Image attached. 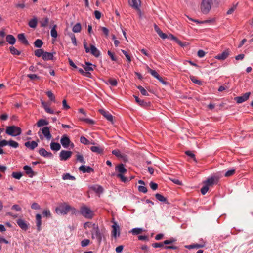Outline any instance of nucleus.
Listing matches in <instances>:
<instances>
[{"label":"nucleus","mask_w":253,"mask_h":253,"mask_svg":"<svg viewBox=\"0 0 253 253\" xmlns=\"http://www.w3.org/2000/svg\"><path fill=\"white\" fill-rule=\"evenodd\" d=\"M37 127H40V130L38 132V135L41 139L43 138L42 134L47 138V121L45 119H40L36 123Z\"/></svg>","instance_id":"obj_1"},{"label":"nucleus","mask_w":253,"mask_h":253,"mask_svg":"<svg viewBox=\"0 0 253 253\" xmlns=\"http://www.w3.org/2000/svg\"><path fill=\"white\" fill-rule=\"evenodd\" d=\"M71 209V207L66 203H60L55 209L56 213L58 215L67 214Z\"/></svg>","instance_id":"obj_2"},{"label":"nucleus","mask_w":253,"mask_h":253,"mask_svg":"<svg viewBox=\"0 0 253 253\" xmlns=\"http://www.w3.org/2000/svg\"><path fill=\"white\" fill-rule=\"evenodd\" d=\"M5 132L12 136H17L21 133V129L19 127L11 126L7 127Z\"/></svg>","instance_id":"obj_3"},{"label":"nucleus","mask_w":253,"mask_h":253,"mask_svg":"<svg viewBox=\"0 0 253 253\" xmlns=\"http://www.w3.org/2000/svg\"><path fill=\"white\" fill-rule=\"evenodd\" d=\"M91 238L95 239L98 244H100L103 237V234L101 233L98 226L95 228L93 230H90Z\"/></svg>","instance_id":"obj_4"},{"label":"nucleus","mask_w":253,"mask_h":253,"mask_svg":"<svg viewBox=\"0 0 253 253\" xmlns=\"http://www.w3.org/2000/svg\"><path fill=\"white\" fill-rule=\"evenodd\" d=\"M212 0H202L201 4V10L203 14L208 13L211 8Z\"/></svg>","instance_id":"obj_5"},{"label":"nucleus","mask_w":253,"mask_h":253,"mask_svg":"<svg viewBox=\"0 0 253 253\" xmlns=\"http://www.w3.org/2000/svg\"><path fill=\"white\" fill-rule=\"evenodd\" d=\"M84 46L86 53H90L95 57H98L100 55L99 50L93 45H90V48L87 46V43L84 42Z\"/></svg>","instance_id":"obj_6"},{"label":"nucleus","mask_w":253,"mask_h":253,"mask_svg":"<svg viewBox=\"0 0 253 253\" xmlns=\"http://www.w3.org/2000/svg\"><path fill=\"white\" fill-rule=\"evenodd\" d=\"M81 213L86 218L91 219L93 216V212L89 208L84 206L81 209Z\"/></svg>","instance_id":"obj_7"},{"label":"nucleus","mask_w":253,"mask_h":253,"mask_svg":"<svg viewBox=\"0 0 253 253\" xmlns=\"http://www.w3.org/2000/svg\"><path fill=\"white\" fill-rule=\"evenodd\" d=\"M219 178L217 176H213L209 177L206 180L203 182L204 184L207 185L208 187L212 186L218 183Z\"/></svg>","instance_id":"obj_8"},{"label":"nucleus","mask_w":253,"mask_h":253,"mask_svg":"<svg viewBox=\"0 0 253 253\" xmlns=\"http://www.w3.org/2000/svg\"><path fill=\"white\" fill-rule=\"evenodd\" d=\"M112 236L115 238H116L120 236V227L119 225L117 224L116 222H114L113 225H112Z\"/></svg>","instance_id":"obj_9"},{"label":"nucleus","mask_w":253,"mask_h":253,"mask_svg":"<svg viewBox=\"0 0 253 253\" xmlns=\"http://www.w3.org/2000/svg\"><path fill=\"white\" fill-rule=\"evenodd\" d=\"M72 154L70 151L62 150L59 154V158L61 161H66L70 158Z\"/></svg>","instance_id":"obj_10"},{"label":"nucleus","mask_w":253,"mask_h":253,"mask_svg":"<svg viewBox=\"0 0 253 253\" xmlns=\"http://www.w3.org/2000/svg\"><path fill=\"white\" fill-rule=\"evenodd\" d=\"M60 142L62 146L65 148H67L70 146V144L72 147H74L73 143H71V141L69 138L66 135L63 136L61 138Z\"/></svg>","instance_id":"obj_11"},{"label":"nucleus","mask_w":253,"mask_h":253,"mask_svg":"<svg viewBox=\"0 0 253 253\" xmlns=\"http://www.w3.org/2000/svg\"><path fill=\"white\" fill-rule=\"evenodd\" d=\"M251 95L250 92H246L243 95L238 96L235 98V100L237 103H242L247 100Z\"/></svg>","instance_id":"obj_12"},{"label":"nucleus","mask_w":253,"mask_h":253,"mask_svg":"<svg viewBox=\"0 0 253 253\" xmlns=\"http://www.w3.org/2000/svg\"><path fill=\"white\" fill-rule=\"evenodd\" d=\"M57 25H54L53 26H50V28H51L50 31V35L52 38V43H54L56 41V38L58 37V34L57 31Z\"/></svg>","instance_id":"obj_13"},{"label":"nucleus","mask_w":253,"mask_h":253,"mask_svg":"<svg viewBox=\"0 0 253 253\" xmlns=\"http://www.w3.org/2000/svg\"><path fill=\"white\" fill-rule=\"evenodd\" d=\"M230 53V50L229 49H227L225 50L222 53L219 54L215 57V58L216 59L220 60H224L226 59L228 56L229 55Z\"/></svg>","instance_id":"obj_14"},{"label":"nucleus","mask_w":253,"mask_h":253,"mask_svg":"<svg viewBox=\"0 0 253 253\" xmlns=\"http://www.w3.org/2000/svg\"><path fill=\"white\" fill-rule=\"evenodd\" d=\"M17 224L21 228L22 230L24 231H26L28 229V225L26 222L22 219H18L17 220Z\"/></svg>","instance_id":"obj_15"},{"label":"nucleus","mask_w":253,"mask_h":253,"mask_svg":"<svg viewBox=\"0 0 253 253\" xmlns=\"http://www.w3.org/2000/svg\"><path fill=\"white\" fill-rule=\"evenodd\" d=\"M129 4L135 9H139L141 5L140 0H129Z\"/></svg>","instance_id":"obj_16"},{"label":"nucleus","mask_w":253,"mask_h":253,"mask_svg":"<svg viewBox=\"0 0 253 253\" xmlns=\"http://www.w3.org/2000/svg\"><path fill=\"white\" fill-rule=\"evenodd\" d=\"M79 170L83 173H91L93 172V169L89 166L82 165L79 168Z\"/></svg>","instance_id":"obj_17"},{"label":"nucleus","mask_w":253,"mask_h":253,"mask_svg":"<svg viewBox=\"0 0 253 253\" xmlns=\"http://www.w3.org/2000/svg\"><path fill=\"white\" fill-rule=\"evenodd\" d=\"M154 26L155 31L162 39H166L167 38V35L164 33L156 24H155Z\"/></svg>","instance_id":"obj_18"},{"label":"nucleus","mask_w":253,"mask_h":253,"mask_svg":"<svg viewBox=\"0 0 253 253\" xmlns=\"http://www.w3.org/2000/svg\"><path fill=\"white\" fill-rule=\"evenodd\" d=\"M99 111L107 120L113 123V116L111 114L103 109H100Z\"/></svg>","instance_id":"obj_19"},{"label":"nucleus","mask_w":253,"mask_h":253,"mask_svg":"<svg viewBox=\"0 0 253 253\" xmlns=\"http://www.w3.org/2000/svg\"><path fill=\"white\" fill-rule=\"evenodd\" d=\"M116 171H118L119 173L122 174L126 173L127 171V169L125 168L124 165L123 164H120L116 166Z\"/></svg>","instance_id":"obj_20"},{"label":"nucleus","mask_w":253,"mask_h":253,"mask_svg":"<svg viewBox=\"0 0 253 253\" xmlns=\"http://www.w3.org/2000/svg\"><path fill=\"white\" fill-rule=\"evenodd\" d=\"M38 145L37 143L35 141H27L25 143V146L31 150L34 149Z\"/></svg>","instance_id":"obj_21"},{"label":"nucleus","mask_w":253,"mask_h":253,"mask_svg":"<svg viewBox=\"0 0 253 253\" xmlns=\"http://www.w3.org/2000/svg\"><path fill=\"white\" fill-rule=\"evenodd\" d=\"M97 226H98L97 225L91 222H86L84 225V229H89L90 230H93V229H94Z\"/></svg>","instance_id":"obj_22"},{"label":"nucleus","mask_w":253,"mask_h":253,"mask_svg":"<svg viewBox=\"0 0 253 253\" xmlns=\"http://www.w3.org/2000/svg\"><path fill=\"white\" fill-rule=\"evenodd\" d=\"M41 219H42V216H41V214H37L36 215V226L37 228V230L38 231H40L41 230Z\"/></svg>","instance_id":"obj_23"},{"label":"nucleus","mask_w":253,"mask_h":253,"mask_svg":"<svg viewBox=\"0 0 253 253\" xmlns=\"http://www.w3.org/2000/svg\"><path fill=\"white\" fill-rule=\"evenodd\" d=\"M18 40L23 44L25 45H28L29 44L28 41L25 38V36L24 34L21 33L19 34L17 36Z\"/></svg>","instance_id":"obj_24"},{"label":"nucleus","mask_w":253,"mask_h":253,"mask_svg":"<svg viewBox=\"0 0 253 253\" xmlns=\"http://www.w3.org/2000/svg\"><path fill=\"white\" fill-rule=\"evenodd\" d=\"M95 65L91 64L90 62H86L85 65L84 66V68L86 72H89L93 70V67H95Z\"/></svg>","instance_id":"obj_25"},{"label":"nucleus","mask_w":253,"mask_h":253,"mask_svg":"<svg viewBox=\"0 0 253 253\" xmlns=\"http://www.w3.org/2000/svg\"><path fill=\"white\" fill-rule=\"evenodd\" d=\"M6 42L10 44L13 45L16 42V39L12 35H7L6 37Z\"/></svg>","instance_id":"obj_26"},{"label":"nucleus","mask_w":253,"mask_h":253,"mask_svg":"<svg viewBox=\"0 0 253 253\" xmlns=\"http://www.w3.org/2000/svg\"><path fill=\"white\" fill-rule=\"evenodd\" d=\"M37 18L34 16L33 19L29 21L28 25L31 28H35L37 25Z\"/></svg>","instance_id":"obj_27"},{"label":"nucleus","mask_w":253,"mask_h":253,"mask_svg":"<svg viewBox=\"0 0 253 253\" xmlns=\"http://www.w3.org/2000/svg\"><path fill=\"white\" fill-rule=\"evenodd\" d=\"M23 169L24 170L26 174L29 175L30 177H32L33 175V171L30 166L28 165L24 166Z\"/></svg>","instance_id":"obj_28"},{"label":"nucleus","mask_w":253,"mask_h":253,"mask_svg":"<svg viewBox=\"0 0 253 253\" xmlns=\"http://www.w3.org/2000/svg\"><path fill=\"white\" fill-rule=\"evenodd\" d=\"M50 148L51 150L57 151L60 149L61 146L60 144L58 143L52 142L50 143Z\"/></svg>","instance_id":"obj_29"},{"label":"nucleus","mask_w":253,"mask_h":253,"mask_svg":"<svg viewBox=\"0 0 253 253\" xmlns=\"http://www.w3.org/2000/svg\"><path fill=\"white\" fill-rule=\"evenodd\" d=\"M144 230L142 228H134L131 230V232L133 235H138L141 233Z\"/></svg>","instance_id":"obj_30"},{"label":"nucleus","mask_w":253,"mask_h":253,"mask_svg":"<svg viewBox=\"0 0 253 253\" xmlns=\"http://www.w3.org/2000/svg\"><path fill=\"white\" fill-rule=\"evenodd\" d=\"M62 179L64 180H75L76 179L75 177L74 176L71 175L69 173L63 174L62 175Z\"/></svg>","instance_id":"obj_31"},{"label":"nucleus","mask_w":253,"mask_h":253,"mask_svg":"<svg viewBox=\"0 0 253 253\" xmlns=\"http://www.w3.org/2000/svg\"><path fill=\"white\" fill-rule=\"evenodd\" d=\"M82 29L81 25L80 23H78L76 24L72 28V31L74 33L80 32Z\"/></svg>","instance_id":"obj_32"},{"label":"nucleus","mask_w":253,"mask_h":253,"mask_svg":"<svg viewBox=\"0 0 253 253\" xmlns=\"http://www.w3.org/2000/svg\"><path fill=\"white\" fill-rule=\"evenodd\" d=\"M92 189L97 193H102L103 191V188L100 185H94L92 186Z\"/></svg>","instance_id":"obj_33"},{"label":"nucleus","mask_w":253,"mask_h":253,"mask_svg":"<svg viewBox=\"0 0 253 253\" xmlns=\"http://www.w3.org/2000/svg\"><path fill=\"white\" fill-rule=\"evenodd\" d=\"M90 150L94 153L100 154L102 152V149L99 146H92L90 147Z\"/></svg>","instance_id":"obj_34"},{"label":"nucleus","mask_w":253,"mask_h":253,"mask_svg":"<svg viewBox=\"0 0 253 253\" xmlns=\"http://www.w3.org/2000/svg\"><path fill=\"white\" fill-rule=\"evenodd\" d=\"M9 50L10 53L13 55H19L21 53L20 51H18L13 46H10L9 47Z\"/></svg>","instance_id":"obj_35"},{"label":"nucleus","mask_w":253,"mask_h":253,"mask_svg":"<svg viewBox=\"0 0 253 253\" xmlns=\"http://www.w3.org/2000/svg\"><path fill=\"white\" fill-rule=\"evenodd\" d=\"M203 247V245H200V244H192V245H186L185 247L188 249H191L193 248H202Z\"/></svg>","instance_id":"obj_36"},{"label":"nucleus","mask_w":253,"mask_h":253,"mask_svg":"<svg viewBox=\"0 0 253 253\" xmlns=\"http://www.w3.org/2000/svg\"><path fill=\"white\" fill-rule=\"evenodd\" d=\"M147 70L156 79L158 78L159 75L155 70H152L149 67H147Z\"/></svg>","instance_id":"obj_37"},{"label":"nucleus","mask_w":253,"mask_h":253,"mask_svg":"<svg viewBox=\"0 0 253 253\" xmlns=\"http://www.w3.org/2000/svg\"><path fill=\"white\" fill-rule=\"evenodd\" d=\"M34 46L37 47V48H40L42 47V45L43 44V42H42V41L40 39H37L34 43Z\"/></svg>","instance_id":"obj_38"},{"label":"nucleus","mask_w":253,"mask_h":253,"mask_svg":"<svg viewBox=\"0 0 253 253\" xmlns=\"http://www.w3.org/2000/svg\"><path fill=\"white\" fill-rule=\"evenodd\" d=\"M137 88L139 90L141 93L144 96H148L149 94L146 91V90L142 86L139 85L137 87Z\"/></svg>","instance_id":"obj_39"},{"label":"nucleus","mask_w":253,"mask_h":253,"mask_svg":"<svg viewBox=\"0 0 253 253\" xmlns=\"http://www.w3.org/2000/svg\"><path fill=\"white\" fill-rule=\"evenodd\" d=\"M12 176L17 179H20L22 176V173L21 172H13Z\"/></svg>","instance_id":"obj_40"},{"label":"nucleus","mask_w":253,"mask_h":253,"mask_svg":"<svg viewBox=\"0 0 253 253\" xmlns=\"http://www.w3.org/2000/svg\"><path fill=\"white\" fill-rule=\"evenodd\" d=\"M155 197L158 200H159L161 202H166L167 201V199L164 196H163L162 195H161V194L157 193L155 195Z\"/></svg>","instance_id":"obj_41"},{"label":"nucleus","mask_w":253,"mask_h":253,"mask_svg":"<svg viewBox=\"0 0 253 253\" xmlns=\"http://www.w3.org/2000/svg\"><path fill=\"white\" fill-rule=\"evenodd\" d=\"M117 177L120 178V179L121 180V181L124 183H126V182H127L128 181H129V179L125 177L123 174H122L121 173H118L117 175H116Z\"/></svg>","instance_id":"obj_42"},{"label":"nucleus","mask_w":253,"mask_h":253,"mask_svg":"<svg viewBox=\"0 0 253 253\" xmlns=\"http://www.w3.org/2000/svg\"><path fill=\"white\" fill-rule=\"evenodd\" d=\"M44 51L42 49H38L35 51L34 54L36 56L38 57H40L43 54Z\"/></svg>","instance_id":"obj_43"},{"label":"nucleus","mask_w":253,"mask_h":253,"mask_svg":"<svg viewBox=\"0 0 253 253\" xmlns=\"http://www.w3.org/2000/svg\"><path fill=\"white\" fill-rule=\"evenodd\" d=\"M8 145L14 148H17L19 146V144L17 142L13 141L12 140H10L9 141H8Z\"/></svg>","instance_id":"obj_44"},{"label":"nucleus","mask_w":253,"mask_h":253,"mask_svg":"<svg viewBox=\"0 0 253 253\" xmlns=\"http://www.w3.org/2000/svg\"><path fill=\"white\" fill-rule=\"evenodd\" d=\"M48 99L51 102H56L55 97L51 91H48Z\"/></svg>","instance_id":"obj_45"},{"label":"nucleus","mask_w":253,"mask_h":253,"mask_svg":"<svg viewBox=\"0 0 253 253\" xmlns=\"http://www.w3.org/2000/svg\"><path fill=\"white\" fill-rule=\"evenodd\" d=\"M39 153L40 155L43 157L47 156V151L44 148H41L39 150Z\"/></svg>","instance_id":"obj_46"},{"label":"nucleus","mask_w":253,"mask_h":253,"mask_svg":"<svg viewBox=\"0 0 253 253\" xmlns=\"http://www.w3.org/2000/svg\"><path fill=\"white\" fill-rule=\"evenodd\" d=\"M80 142L84 144L88 145L90 143L89 141L84 136H81L80 137Z\"/></svg>","instance_id":"obj_47"},{"label":"nucleus","mask_w":253,"mask_h":253,"mask_svg":"<svg viewBox=\"0 0 253 253\" xmlns=\"http://www.w3.org/2000/svg\"><path fill=\"white\" fill-rule=\"evenodd\" d=\"M77 160L83 164L85 163V161L83 157V156L81 154H78L77 155Z\"/></svg>","instance_id":"obj_48"},{"label":"nucleus","mask_w":253,"mask_h":253,"mask_svg":"<svg viewBox=\"0 0 253 253\" xmlns=\"http://www.w3.org/2000/svg\"><path fill=\"white\" fill-rule=\"evenodd\" d=\"M40 24L41 27H45L47 25V17L44 18L43 20H40Z\"/></svg>","instance_id":"obj_49"},{"label":"nucleus","mask_w":253,"mask_h":253,"mask_svg":"<svg viewBox=\"0 0 253 253\" xmlns=\"http://www.w3.org/2000/svg\"><path fill=\"white\" fill-rule=\"evenodd\" d=\"M209 190V187L207 185L204 184V185L201 189V192L202 195H205L208 192Z\"/></svg>","instance_id":"obj_50"},{"label":"nucleus","mask_w":253,"mask_h":253,"mask_svg":"<svg viewBox=\"0 0 253 253\" xmlns=\"http://www.w3.org/2000/svg\"><path fill=\"white\" fill-rule=\"evenodd\" d=\"M136 101L141 106H144L145 104V102L144 100L140 99L137 96L134 95Z\"/></svg>","instance_id":"obj_51"},{"label":"nucleus","mask_w":253,"mask_h":253,"mask_svg":"<svg viewBox=\"0 0 253 253\" xmlns=\"http://www.w3.org/2000/svg\"><path fill=\"white\" fill-rule=\"evenodd\" d=\"M31 207L34 210H40L41 209L40 206L36 202L32 203L31 205Z\"/></svg>","instance_id":"obj_52"},{"label":"nucleus","mask_w":253,"mask_h":253,"mask_svg":"<svg viewBox=\"0 0 253 253\" xmlns=\"http://www.w3.org/2000/svg\"><path fill=\"white\" fill-rule=\"evenodd\" d=\"M70 36L71 39V41H72L73 44L74 45L76 46L77 45V41H76V39L75 35L73 33H71L70 35Z\"/></svg>","instance_id":"obj_53"},{"label":"nucleus","mask_w":253,"mask_h":253,"mask_svg":"<svg viewBox=\"0 0 253 253\" xmlns=\"http://www.w3.org/2000/svg\"><path fill=\"white\" fill-rule=\"evenodd\" d=\"M90 243V240L89 239H84L81 242V245L82 247H86Z\"/></svg>","instance_id":"obj_54"},{"label":"nucleus","mask_w":253,"mask_h":253,"mask_svg":"<svg viewBox=\"0 0 253 253\" xmlns=\"http://www.w3.org/2000/svg\"><path fill=\"white\" fill-rule=\"evenodd\" d=\"M122 52L124 54V55L125 56L126 58L127 59L128 61L129 62H130L131 61V57L130 55L127 53V52L124 50H121Z\"/></svg>","instance_id":"obj_55"},{"label":"nucleus","mask_w":253,"mask_h":253,"mask_svg":"<svg viewBox=\"0 0 253 253\" xmlns=\"http://www.w3.org/2000/svg\"><path fill=\"white\" fill-rule=\"evenodd\" d=\"M138 190L140 192L145 193L147 192V189L144 185H140L138 186Z\"/></svg>","instance_id":"obj_56"},{"label":"nucleus","mask_w":253,"mask_h":253,"mask_svg":"<svg viewBox=\"0 0 253 253\" xmlns=\"http://www.w3.org/2000/svg\"><path fill=\"white\" fill-rule=\"evenodd\" d=\"M11 209L16 211H21V208L17 204H15L11 207Z\"/></svg>","instance_id":"obj_57"},{"label":"nucleus","mask_w":253,"mask_h":253,"mask_svg":"<svg viewBox=\"0 0 253 253\" xmlns=\"http://www.w3.org/2000/svg\"><path fill=\"white\" fill-rule=\"evenodd\" d=\"M235 169H231L229 170H228L225 174V176L226 177H229L232 175H233L235 173Z\"/></svg>","instance_id":"obj_58"},{"label":"nucleus","mask_w":253,"mask_h":253,"mask_svg":"<svg viewBox=\"0 0 253 253\" xmlns=\"http://www.w3.org/2000/svg\"><path fill=\"white\" fill-rule=\"evenodd\" d=\"M191 80L193 83L196 84H197L200 85L201 84V82L197 79H196L194 77L192 76L190 77Z\"/></svg>","instance_id":"obj_59"},{"label":"nucleus","mask_w":253,"mask_h":253,"mask_svg":"<svg viewBox=\"0 0 253 253\" xmlns=\"http://www.w3.org/2000/svg\"><path fill=\"white\" fill-rule=\"evenodd\" d=\"M56 54V52L49 53L48 52V60H51L54 61L56 58L54 56V55Z\"/></svg>","instance_id":"obj_60"},{"label":"nucleus","mask_w":253,"mask_h":253,"mask_svg":"<svg viewBox=\"0 0 253 253\" xmlns=\"http://www.w3.org/2000/svg\"><path fill=\"white\" fill-rule=\"evenodd\" d=\"M154 248H161L164 247V243H155L152 244Z\"/></svg>","instance_id":"obj_61"},{"label":"nucleus","mask_w":253,"mask_h":253,"mask_svg":"<svg viewBox=\"0 0 253 253\" xmlns=\"http://www.w3.org/2000/svg\"><path fill=\"white\" fill-rule=\"evenodd\" d=\"M150 186L151 188L153 190H155L158 188V184L153 182H150Z\"/></svg>","instance_id":"obj_62"},{"label":"nucleus","mask_w":253,"mask_h":253,"mask_svg":"<svg viewBox=\"0 0 253 253\" xmlns=\"http://www.w3.org/2000/svg\"><path fill=\"white\" fill-rule=\"evenodd\" d=\"M185 154L190 157L192 158H193L195 161H196V159L195 158V155L191 151H187L185 152Z\"/></svg>","instance_id":"obj_63"},{"label":"nucleus","mask_w":253,"mask_h":253,"mask_svg":"<svg viewBox=\"0 0 253 253\" xmlns=\"http://www.w3.org/2000/svg\"><path fill=\"white\" fill-rule=\"evenodd\" d=\"M7 145H8V141L5 140H2L0 141V147L2 148Z\"/></svg>","instance_id":"obj_64"}]
</instances>
